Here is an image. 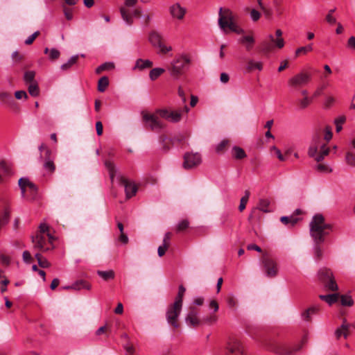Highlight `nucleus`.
Listing matches in <instances>:
<instances>
[{
	"label": "nucleus",
	"instance_id": "obj_64",
	"mask_svg": "<svg viewBox=\"0 0 355 355\" xmlns=\"http://www.w3.org/2000/svg\"><path fill=\"white\" fill-rule=\"evenodd\" d=\"M171 238V233L166 232L165 234L164 239H163V245H166L167 247H169Z\"/></svg>",
	"mask_w": 355,
	"mask_h": 355
},
{
	"label": "nucleus",
	"instance_id": "obj_22",
	"mask_svg": "<svg viewBox=\"0 0 355 355\" xmlns=\"http://www.w3.org/2000/svg\"><path fill=\"white\" fill-rule=\"evenodd\" d=\"M319 310L320 307L318 306H313L304 311L302 314V317L305 321H311V315L317 314Z\"/></svg>",
	"mask_w": 355,
	"mask_h": 355
},
{
	"label": "nucleus",
	"instance_id": "obj_14",
	"mask_svg": "<svg viewBox=\"0 0 355 355\" xmlns=\"http://www.w3.org/2000/svg\"><path fill=\"white\" fill-rule=\"evenodd\" d=\"M198 315V310L195 306H191L185 318L186 323L191 327H197L201 323Z\"/></svg>",
	"mask_w": 355,
	"mask_h": 355
},
{
	"label": "nucleus",
	"instance_id": "obj_9",
	"mask_svg": "<svg viewBox=\"0 0 355 355\" xmlns=\"http://www.w3.org/2000/svg\"><path fill=\"white\" fill-rule=\"evenodd\" d=\"M266 275L268 277H274L277 275L278 266L277 262L267 254H263L261 259Z\"/></svg>",
	"mask_w": 355,
	"mask_h": 355
},
{
	"label": "nucleus",
	"instance_id": "obj_57",
	"mask_svg": "<svg viewBox=\"0 0 355 355\" xmlns=\"http://www.w3.org/2000/svg\"><path fill=\"white\" fill-rule=\"evenodd\" d=\"M260 17H261V14L258 10H257L255 9H252L250 11V17L253 21H258Z\"/></svg>",
	"mask_w": 355,
	"mask_h": 355
},
{
	"label": "nucleus",
	"instance_id": "obj_47",
	"mask_svg": "<svg viewBox=\"0 0 355 355\" xmlns=\"http://www.w3.org/2000/svg\"><path fill=\"white\" fill-rule=\"evenodd\" d=\"M315 169L318 172L322 173H329L332 171L331 168L329 166L324 164H320V163H318L315 166Z\"/></svg>",
	"mask_w": 355,
	"mask_h": 355
},
{
	"label": "nucleus",
	"instance_id": "obj_61",
	"mask_svg": "<svg viewBox=\"0 0 355 355\" xmlns=\"http://www.w3.org/2000/svg\"><path fill=\"white\" fill-rule=\"evenodd\" d=\"M0 261L2 264L8 266L10 262V259L9 257L3 254H0Z\"/></svg>",
	"mask_w": 355,
	"mask_h": 355
},
{
	"label": "nucleus",
	"instance_id": "obj_28",
	"mask_svg": "<svg viewBox=\"0 0 355 355\" xmlns=\"http://www.w3.org/2000/svg\"><path fill=\"white\" fill-rule=\"evenodd\" d=\"M153 64V62L149 60L138 59L136 61L135 68L142 70L146 68H150Z\"/></svg>",
	"mask_w": 355,
	"mask_h": 355
},
{
	"label": "nucleus",
	"instance_id": "obj_40",
	"mask_svg": "<svg viewBox=\"0 0 355 355\" xmlns=\"http://www.w3.org/2000/svg\"><path fill=\"white\" fill-rule=\"evenodd\" d=\"M250 191L246 190L245 191V195L244 196H243L241 199V201H240V205H239V210L240 211H243L245 208V206H246V204L248 201V199H249V197H250Z\"/></svg>",
	"mask_w": 355,
	"mask_h": 355
},
{
	"label": "nucleus",
	"instance_id": "obj_17",
	"mask_svg": "<svg viewBox=\"0 0 355 355\" xmlns=\"http://www.w3.org/2000/svg\"><path fill=\"white\" fill-rule=\"evenodd\" d=\"M51 150L49 148H46V156L44 157V162L43 164V168L47 173L53 174L55 171V165L51 158Z\"/></svg>",
	"mask_w": 355,
	"mask_h": 355
},
{
	"label": "nucleus",
	"instance_id": "obj_24",
	"mask_svg": "<svg viewBox=\"0 0 355 355\" xmlns=\"http://www.w3.org/2000/svg\"><path fill=\"white\" fill-rule=\"evenodd\" d=\"M37 193V186L34 183L31 182V184H29V185L27 188L26 196L24 198L28 200H33L36 197Z\"/></svg>",
	"mask_w": 355,
	"mask_h": 355
},
{
	"label": "nucleus",
	"instance_id": "obj_25",
	"mask_svg": "<svg viewBox=\"0 0 355 355\" xmlns=\"http://www.w3.org/2000/svg\"><path fill=\"white\" fill-rule=\"evenodd\" d=\"M339 297L338 293L329 294V295H320L319 296L320 299L326 302L329 305L337 302Z\"/></svg>",
	"mask_w": 355,
	"mask_h": 355
},
{
	"label": "nucleus",
	"instance_id": "obj_13",
	"mask_svg": "<svg viewBox=\"0 0 355 355\" xmlns=\"http://www.w3.org/2000/svg\"><path fill=\"white\" fill-rule=\"evenodd\" d=\"M311 79V76L307 73H299L288 80V84L292 87H302L307 85Z\"/></svg>",
	"mask_w": 355,
	"mask_h": 355
},
{
	"label": "nucleus",
	"instance_id": "obj_30",
	"mask_svg": "<svg viewBox=\"0 0 355 355\" xmlns=\"http://www.w3.org/2000/svg\"><path fill=\"white\" fill-rule=\"evenodd\" d=\"M270 205V200L266 198L260 199L258 205V209L263 212L268 213L271 211V209L269 208Z\"/></svg>",
	"mask_w": 355,
	"mask_h": 355
},
{
	"label": "nucleus",
	"instance_id": "obj_48",
	"mask_svg": "<svg viewBox=\"0 0 355 355\" xmlns=\"http://www.w3.org/2000/svg\"><path fill=\"white\" fill-rule=\"evenodd\" d=\"M346 117L345 116H340L335 119L336 130L339 132L342 130V124L345 122Z\"/></svg>",
	"mask_w": 355,
	"mask_h": 355
},
{
	"label": "nucleus",
	"instance_id": "obj_33",
	"mask_svg": "<svg viewBox=\"0 0 355 355\" xmlns=\"http://www.w3.org/2000/svg\"><path fill=\"white\" fill-rule=\"evenodd\" d=\"M97 274L105 281H108L114 278V272L112 270L107 271L98 270Z\"/></svg>",
	"mask_w": 355,
	"mask_h": 355
},
{
	"label": "nucleus",
	"instance_id": "obj_16",
	"mask_svg": "<svg viewBox=\"0 0 355 355\" xmlns=\"http://www.w3.org/2000/svg\"><path fill=\"white\" fill-rule=\"evenodd\" d=\"M32 242L34 244V248L40 251L46 252L50 250L49 247H46V238L42 234L32 236Z\"/></svg>",
	"mask_w": 355,
	"mask_h": 355
},
{
	"label": "nucleus",
	"instance_id": "obj_7",
	"mask_svg": "<svg viewBox=\"0 0 355 355\" xmlns=\"http://www.w3.org/2000/svg\"><path fill=\"white\" fill-rule=\"evenodd\" d=\"M159 114H150L147 112L142 113V119L146 128L153 131H158L164 128V124L159 118Z\"/></svg>",
	"mask_w": 355,
	"mask_h": 355
},
{
	"label": "nucleus",
	"instance_id": "obj_37",
	"mask_svg": "<svg viewBox=\"0 0 355 355\" xmlns=\"http://www.w3.org/2000/svg\"><path fill=\"white\" fill-rule=\"evenodd\" d=\"M313 50V46L311 44H308L305 46H302L296 49L295 57L300 56L301 54L306 55L307 53L311 52Z\"/></svg>",
	"mask_w": 355,
	"mask_h": 355
},
{
	"label": "nucleus",
	"instance_id": "obj_26",
	"mask_svg": "<svg viewBox=\"0 0 355 355\" xmlns=\"http://www.w3.org/2000/svg\"><path fill=\"white\" fill-rule=\"evenodd\" d=\"M254 69L261 71L263 69V62L260 61L256 62L253 60H248L247 63V70L252 71Z\"/></svg>",
	"mask_w": 355,
	"mask_h": 355
},
{
	"label": "nucleus",
	"instance_id": "obj_31",
	"mask_svg": "<svg viewBox=\"0 0 355 355\" xmlns=\"http://www.w3.org/2000/svg\"><path fill=\"white\" fill-rule=\"evenodd\" d=\"M232 156L236 159H241L246 157V153L241 147L234 146L232 148Z\"/></svg>",
	"mask_w": 355,
	"mask_h": 355
},
{
	"label": "nucleus",
	"instance_id": "obj_38",
	"mask_svg": "<svg viewBox=\"0 0 355 355\" xmlns=\"http://www.w3.org/2000/svg\"><path fill=\"white\" fill-rule=\"evenodd\" d=\"M105 166L109 171L111 180L113 181L116 173L114 164L112 162L106 160L105 162Z\"/></svg>",
	"mask_w": 355,
	"mask_h": 355
},
{
	"label": "nucleus",
	"instance_id": "obj_55",
	"mask_svg": "<svg viewBox=\"0 0 355 355\" xmlns=\"http://www.w3.org/2000/svg\"><path fill=\"white\" fill-rule=\"evenodd\" d=\"M346 162L348 164L355 166V154L347 153L346 155Z\"/></svg>",
	"mask_w": 355,
	"mask_h": 355
},
{
	"label": "nucleus",
	"instance_id": "obj_12",
	"mask_svg": "<svg viewBox=\"0 0 355 355\" xmlns=\"http://www.w3.org/2000/svg\"><path fill=\"white\" fill-rule=\"evenodd\" d=\"M225 355H243V347L236 338H230L225 348Z\"/></svg>",
	"mask_w": 355,
	"mask_h": 355
},
{
	"label": "nucleus",
	"instance_id": "obj_19",
	"mask_svg": "<svg viewBox=\"0 0 355 355\" xmlns=\"http://www.w3.org/2000/svg\"><path fill=\"white\" fill-rule=\"evenodd\" d=\"M170 13L173 17L180 20L184 18L186 10L179 3H175L170 7Z\"/></svg>",
	"mask_w": 355,
	"mask_h": 355
},
{
	"label": "nucleus",
	"instance_id": "obj_4",
	"mask_svg": "<svg viewBox=\"0 0 355 355\" xmlns=\"http://www.w3.org/2000/svg\"><path fill=\"white\" fill-rule=\"evenodd\" d=\"M218 26L225 33L228 28L237 34H243L244 30L239 28L235 22L234 15L229 8H220L218 11Z\"/></svg>",
	"mask_w": 355,
	"mask_h": 355
},
{
	"label": "nucleus",
	"instance_id": "obj_15",
	"mask_svg": "<svg viewBox=\"0 0 355 355\" xmlns=\"http://www.w3.org/2000/svg\"><path fill=\"white\" fill-rule=\"evenodd\" d=\"M120 12L123 19L128 25H131L133 23V17H139L141 13L140 10L138 9L130 10L123 7L121 8Z\"/></svg>",
	"mask_w": 355,
	"mask_h": 355
},
{
	"label": "nucleus",
	"instance_id": "obj_54",
	"mask_svg": "<svg viewBox=\"0 0 355 355\" xmlns=\"http://www.w3.org/2000/svg\"><path fill=\"white\" fill-rule=\"evenodd\" d=\"M60 51L56 49H50V53L49 55V58L51 60H57L60 57Z\"/></svg>",
	"mask_w": 355,
	"mask_h": 355
},
{
	"label": "nucleus",
	"instance_id": "obj_58",
	"mask_svg": "<svg viewBox=\"0 0 355 355\" xmlns=\"http://www.w3.org/2000/svg\"><path fill=\"white\" fill-rule=\"evenodd\" d=\"M15 96L17 99H19V100L22 99V98L26 99L28 98V94L25 91L19 90V91L15 92Z\"/></svg>",
	"mask_w": 355,
	"mask_h": 355
},
{
	"label": "nucleus",
	"instance_id": "obj_39",
	"mask_svg": "<svg viewBox=\"0 0 355 355\" xmlns=\"http://www.w3.org/2000/svg\"><path fill=\"white\" fill-rule=\"evenodd\" d=\"M114 65L113 63L105 62V63L101 64L96 69V73L99 74L103 71L112 69H114Z\"/></svg>",
	"mask_w": 355,
	"mask_h": 355
},
{
	"label": "nucleus",
	"instance_id": "obj_6",
	"mask_svg": "<svg viewBox=\"0 0 355 355\" xmlns=\"http://www.w3.org/2000/svg\"><path fill=\"white\" fill-rule=\"evenodd\" d=\"M189 108L187 105H184L183 110H178L174 111H168L166 109H159L156 110V113L159 117L166 119L172 123H178L181 121L183 113H187Z\"/></svg>",
	"mask_w": 355,
	"mask_h": 355
},
{
	"label": "nucleus",
	"instance_id": "obj_46",
	"mask_svg": "<svg viewBox=\"0 0 355 355\" xmlns=\"http://www.w3.org/2000/svg\"><path fill=\"white\" fill-rule=\"evenodd\" d=\"M28 92L32 96H37L40 94V89L36 83H33L28 86Z\"/></svg>",
	"mask_w": 355,
	"mask_h": 355
},
{
	"label": "nucleus",
	"instance_id": "obj_11",
	"mask_svg": "<svg viewBox=\"0 0 355 355\" xmlns=\"http://www.w3.org/2000/svg\"><path fill=\"white\" fill-rule=\"evenodd\" d=\"M202 162V156L199 153H186L184 155L183 167L191 169L197 167Z\"/></svg>",
	"mask_w": 355,
	"mask_h": 355
},
{
	"label": "nucleus",
	"instance_id": "obj_36",
	"mask_svg": "<svg viewBox=\"0 0 355 355\" xmlns=\"http://www.w3.org/2000/svg\"><path fill=\"white\" fill-rule=\"evenodd\" d=\"M165 71V69L163 68H154L150 70L149 73V77L151 80H156L159 76H160Z\"/></svg>",
	"mask_w": 355,
	"mask_h": 355
},
{
	"label": "nucleus",
	"instance_id": "obj_35",
	"mask_svg": "<svg viewBox=\"0 0 355 355\" xmlns=\"http://www.w3.org/2000/svg\"><path fill=\"white\" fill-rule=\"evenodd\" d=\"M340 297V303L344 306H352L354 305V300L351 295H339Z\"/></svg>",
	"mask_w": 355,
	"mask_h": 355
},
{
	"label": "nucleus",
	"instance_id": "obj_63",
	"mask_svg": "<svg viewBox=\"0 0 355 355\" xmlns=\"http://www.w3.org/2000/svg\"><path fill=\"white\" fill-rule=\"evenodd\" d=\"M272 45L267 42H262V51L264 53H268L272 50Z\"/></svg>",
	"mask_w": 355,
	"mask_h": 355
},
{
	"label": "nucleus",
	"instance_id": "obj_51",
	"mask_svg": "<svg viewBox=\"0 0 355 355\" xmlns=\"http://www.w3.org/2000/svg\"><path fill=\"white\" fill-rule=\"evenodd\" d=\"M35 76V73L33 71H28L24 73V79L26 83H35L34 78Z\"/></svg>",
	"mask_w": 355,
	"mask_h": 355
},
{
	"label": "nucleus",
	"instance_id": "obj_42",
	"mask_svg": "<svg viewBox=\"0 0 355 355\" xmlns=\"http://www.w3.org/2000/svg\"><path fill=\"white\" fill-rule=\"evenodd\" d=\"M78 55H73L72 56L68 61L67 62L61 65V69L62 70H67L68 69H69L72 65H73L75 63H76L77 60H78Z\"/></svg>",
	"mask_w": 355,
	"mask_h": 355
},
{
	"label": "nucleus",
	"instance_id": "obj_32",
	"mask_svg": "<svg viewBox=\"0 0 355 355\" xmlns=\"http://www.w3.org/2000/svg\"><path fill=\"white\" fill-rule=\"evenodd\" d=\"M280 220L286 225L294 226L299 221V218L292 215L291 216H282Z\"/></svg>",
	"mask_w": 355,
	"mask_h": 355
},
{
	"label": "nucleus",
	"instance_id": "obj_29",
	"mask_svg": "<svg viewBox=\"0 0 355 355\" xmlns=\"http://www.w3.org/2000/svg\"><path fill=\"white\" fill-rule=\"evenodd\" d=\"M10 215V211L8 208H6L0 214V230L9 222Z\"/></svg>",
	"mask_w": 355,
	"mask_h": 355
},
{
	"label": "nucleus",
	"instance_id": "obj_23",
	"mask_svg": "<svg viewBox=\"0 0 355 355\" xmlns=\"http://www.w3.org/2000/svg\"><path fill=\"white\" fill-rule=\"evenodd\" d=\"M67 288H71L74 290H80L81 288H85L89 290L91 285L85 280H78L74 282L71 286L67 287Z\"/></svg>",
	"mask_w": 355,
	"mask_h": 355
},
{
	"label": "nucleus",
	"instance_id": "obj_52",
	"mask_svg": "<svg viewBox=\"0 0 355 355\" xmlns=\"http://www.w3.org/2000/svg\"><path fill=\"white\" fill-rule=\"evenodd\" d=\"M313 101V98H309L307 96H305L304 98L301 99L299 101L300 108L304 109L306 108Z\"/></svg>",
	"mask_w": 355,
	"mask_h": 355
},
{
	"label": "nucleus",
	"instance_id": "obj_60",
	"mask_svg": "<svg viewBox=\"0 0 355 355\" xmlns=\"http://www.w3.org/2000/svg\"><path fill=\"white\" fill-rule=\"evenodd\" d=\"M124 349L126 352V355H134L135 354V348L130 343H127L124 345Z\"/></svg>",
	"mask_w": 355,
	"mask_h": 355
},
{
	"label": "nucleus",
	"instance_id": "obj_53",
	"mask_svg": "<svg viewBox=\"0 0 355 355\" xmlns=\"http://www.w3.org/2000/svg\"><path fill=\"white\" fill-rule=\"evenodd\" d=\"M227 306L231 309H235L237 305V301L233 295H229L227 297Z\"/></svg>",
	"mask_w": 355,
	"mask_h": 355
},
{
	"label": "nucleus",
	"instance_id": "obj_21",
	"mask_svg": "<svg viewBox=\"0 0 355 355\" xmlns=\"http://www.w3.org/2000/svg\"><path fill=\"white\" fill-rule=\"evenodd\" d=\"M254 42L252 35H244L239 39V42L245 46L246 51H250L252 49Z\"/></svg>",
	"mask_w": 355,
	"mask_h": 355
},
{
	"label": "nucleus",
	"instance_id": "obj_44",
	"mask_svg": "<svg viewBox=\"0 0 355 355\" xmlns=\"http://www.w3.org/2000/svg\"><path fill=\"white\" fill-rule=\"evenodd\" d=\"M0 101L2 102L12 104L14 103L13 98L12 97V95L10 93L8 92H1L0 93Z\"/></svg>",
	"mask_w": 355,
	"mask_h": 355
},
{
	"label": "nucleus",
	"instance_id": "obj_20",
	"mask_svg": "<svg viewBox=\"0 0 355 355\" xmlns=\"http://www.w3.org/2000/svg\"><path fill=\"white\" fill-rule=\"evenodd\" d=\"M349 324L347 322L346 319L344 318L342 325L335 331V336L336 338L339 339L342 336L347 338L349 335Z\"/></svg>",
	"mask_w": 355,
	"mask_h": 355
},
{
	"label": "nucleus",
	"instance_id": "obj_10",
	"mask_svg": "<svg viewBox=\"0 0 355 355\" xmlns=\"http://www.w3.org/2000/svg\"><path fill=\"white\" fill-rule=\"evenodd\" d=\"M149 42L150 44L155 46L159 49V51L162 53H166L169 51H172V47L171 46H166L162 42V35L157 31H153L149 34Z\"/></svg>",
	"mask_w": 355,
	"mask_h": 355
},
{
	"label": "nucleus",
	"instance_id": "obj_8",
	"mask_svg": "<svg viewBox=\"0 0 355 355\" xmlns=\"http://www.w3.org/2000/svg\"><path fill=\"white\" fill-rule=\"evenodd\" d=\"M182 307L181 304L173 302L167 309L166 313V320L169 324L175 328H178L180 326L178 318L181 313Z\"/></svg>",
	"mask_w": 355,
	"mask_h": 355
},
{
	"label": "nucleus",
	"instance_id": "obj_41",
	"mask_svg": "<svg viewBox=\"0 0 355 355\" xmlns=\"http://www.w3.org/2000/svg\"><path fill=\"white\" fill-rule=\"evenodd\" d=\"M185 291H186V289L182 285H180L179 286L178 293L177 296L175 297V302H174L175 303H178V304H181L182 306V300H183V297H184Z\"/></svg>",
	"mask_w": 355,
	"mask_h": 355
},
{
	"label": "nucleus",
	"instance_id": "obj_59",
	"mask_svg": "<svg viewBox=\"0 0 355 355\" xmlns=\"http://www.w3.org/2000/svg\"><path fill=\"white\" fill-rule=\"evenodd\" d=\"M63 11L64 16L67 20H71L73 19V10L71 8L64 7Z\"/></svg>",
	"mask_w": 355,
	"mask_h": 355
},
{
	"label": "nucleus",
	"instance_id": "obj_45",
	"mask_svg": "<svg viewBox=\"0 0 355 355\" xmlns=\"http://www.w3.org/2000/svg\"><path fill=\"white\" fill-rule=\"evenodd\" d=\"M189 226V222L187 219H184L178 223L176 226V232H180L187 230Z\"/></svg>",
	"mask_w": 355,
	"mask_h": 355
},
{
	"label": "nucleus",
	"instance_id": "obj_49",
	"mask_svg": "<svg viewBox=\"0 0 355 355\" xmlns=\"http://www.w3.org/2000/svg\"><path fill=\"white\" fill-rule=\"evenodd\" d=\"M229 144V140L223 139L216 147V151L218 153H223Z\"/></svg>",
	"mask_w": 355,
	"mask_h": 355
},
{
	"label": "nucleus",
	"instance_id": "obj_43",
	"mask_svg": "<svg viewBox=\"0 0 355 355\" xmlns=\"http://www.w3.org/2000/svg\"><path fill=\"white\" fill-rule=\"evenodd\" d=\"M10 167L8 165L4 162L1 161L0 162V182L2 180V177L4 175L8 174L10 173Z\"/></svg>",
	"mask_w": 355,
	"mask_h": 355
},
{
	"label": "nucleus",
	"instance_id": "obj_62",
	"mask_svg": "<svg viewBox=\"0 0 355 355\" xmlns=\"http://www.w3.org/2000/svg\"><path fill=\"white\" fill-rule=\"evenodd\" d=\"M22 257H23L24 261L25 263H30L31 261L32 260L31 254L27 250L24 251L23 254H22Z\"/></svg>",
	"mask_w": 355,
	"mask_h": 355
},
{
	"label": "nucleus",
	"instance_id": "obj_56",
	"mask_svg": "<svg viewBox=\"0 0 355 355\" xmlns=\"http://www.w3.org/2000/svg\"><path fill=\"white\" fill-rule=\"evenodd\" d=\"M40 31H35L34 33H33L32 35H31L26 40H25V44L26 45H30L31 44L34 40H35V38L40 35Z\"/></svg>",
	"mask_w": 355,
	"mask_h": 355
},
{
	"label": "nucleus",
	"instance_id": "obj_34",
	"mask_svg": "<svg viewBox=\"0 0 355 355\" xmlns=\"http://www.w3.org/2000/svg\"><path fill=\"white\" fill-rule=\"evenodd\" d=\"M109 85V80L107 76L101 77L98 82V90L100 92H103L107 89Z\"/></svg>",
	"mask_w": 355,
	"mask_h": 355
},
{
	"label": "nucleus",
	"instance_id": "obj_5",
	"mask_svg": "<svg viewBox=\"0 0 355 355\" xmlns=\"http://www.w3.org/2000/svg\"><path fill=\"white\" fill-rule=\"evenodd\" d=\"M318 278L327 290L331 291H337L338 290V286L330 269L327 268L320 269L318 271Z\"/></svg>",
	"mask_w": 355,
	"mask_h": 355
},
{
	"label": "nucleus",
	"instance_id": "obj_27",
	"mask_svg": "<svg viewBox=\"0 0 355 355\" xmlns=\"http://www.w3.org/2000/svg\"><path fill=\"white\" fill-rule=\"evenodd\" d=\"M31 183V182L26 178H21L19 180V186L21 189L22 197H25L26 196L27 188Z\"/></svg>",
	"mask_w": 355,
	"mask_h": 355
},
{
	"label": "nucleus",
	"instance_id": "obj_2",
	"mask_svg": "<svg viewBox=\"0 0 355 355\" xmlns=\"http://www.w3.org/2000/svg\"><path fill=\"white\" fill-rule=\"evenodd\" d=\"M332 230V225L325 223L324 216L320 214L314 215L309 223L310 235L314 243H323L325 237Z\"/></svg>",
	"mask_w": 355,
	"mask_h": 355
},
{
	"label": "nucleus",
	"instance_id": "obj_3",
	"mask_svg": "<svg viewBox=\"0 0 355 355\" xmlns=\"http://www.w3.org/2000/svg\"><path fill=\"white\" fill-rule=\"evenodd\" d=\"M191 58L188 54H178L167 67L170 76L174 79H178L189 68Z\"/></svg>",
	"mask_w": 355,
	"mask_h": 355
},
{
	"label": "nucleus",
	"instance_id": "obj_18",
	"mask_svg": "<svg viewBox=\"0 0 355 355\" xmlns=\"http://www.w3.org/2000/svg\"><path fill=\"white\" fill-rule=\"evenodd\" d=\"M121 183L125 187V191L127 198H130L135 196L137 191V187L135 184L130 182L125 178H121Z\"/></svg>",
	"mask_w": 355,
	"mask_h": 355
},
{
	"label": "nucleus",
	"instance_id": "obj_50",
	"mask_svg": "<svg viewBox=\"0 0 355 355\" xmlns=\"http://www.w3.org/2000/svg\"><path fill=\"white\" fill-rule=\"evenodd\" d=\"M321 244L322 243H314V246H313L314 255L317 259H321V257H322V250L320 246Z\"/></svg>",
	"mask_w": 355,
	"mask_h": 355
},
{
	"label": "nucleus",
	"instance_id": "obj_1",
	"mask_svg": "<svg viewBox=\"0 0 355 355\" xmlns=\"http://www.w3.org/2000/svg\"><path fill=\"white\" fill-rule=\"evenodd\" d=\"M332 129L329 125L324 128H317L312 136L308 155L311 157H314L317 162L322 161L325 156L329 153V148L327 147V143L332 138Z\"/></svg>",
	"mask_w": 355,
	"mask_h": 355
}]
</instances>
